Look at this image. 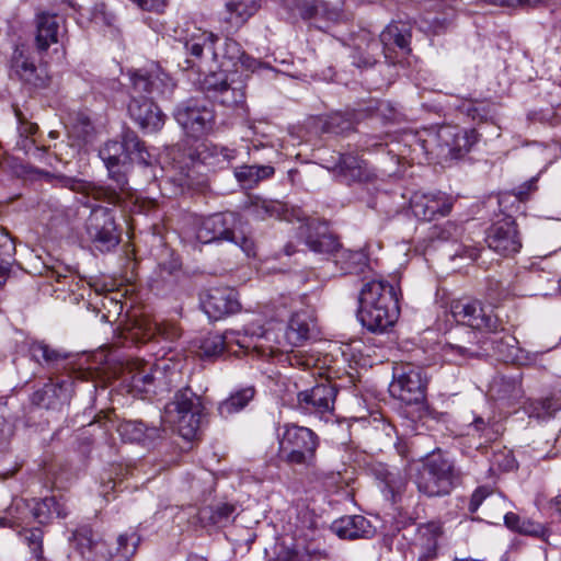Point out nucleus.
<instances>
[{
    "label": "nucleus",
    "mask_w": 561,
    "mask_h": 561,
    "mask_svg": "<svg viewBox=\"0 0 561 561\" xmlns=\"http://www.w3.org/2000/svg\"><path fill=\"white\" fill-rule=\"evenodd\" d=\"M99 154L106 165L110 179L115 182L116 186H95L78 182L73 188H83L87 195L95 201L118 205L124 196L130 195L127 180L129 165L133 162L149 165L151 164V154L134 131H126L121 142L107 141L100 149Z\"/></svg>",
    "instance_id": "1"
},
{
    "label": "nucleus",
    "mask_w": 561,
    "mask_h": 561,
    "mask_svg": "<svg viewBox=\"0 0 561 561\" xmlns=\"http://www.w3.org/2000/svg\"><path fill=\"white\" fill-rule=\"evenodd\" d=\"M175 37L184 44L186 51L193 59H187L186 68H197L198 72H210L206 79L208 89H213L214 98L222 105L234 107L245 101L243 85L239 83L231 87L225 79L217 80L213 64L217 62V53L214 45L218 36L213 32L202 30L191 23H185L180 31L175 30Z\"/></svg>",
    "instance_id": "2"
},
{
    "label": "nucleus",
    "mask_w": 561,
    "mask_h": 561,
    "mask_svg": "<svg viewBox=\"0 0 561 561\" xmlns=\"http://www.w3.org/2000/svg\"><path fill=\"white\" fill-rule=\"evenodd\" d=\"M398 295L391 284L370 280L364 284L359 294L358 319L370 332H385L398 320Z\"/></svg>",
    "instance_id": "3"
},
{
    "label": "nucleus",
    "mask_w": 561,
    "mask_h": 561,
    "mask_svg": "<svg viewBox=\"0 0 561 561\" xmlns=\"http://www.w3.org/2000/svg\"><path fill=\"white\" fill-rule=\"evenodd\" d=\"M313 319L309 311L293 313L287 325L273 323L256 340L254 347L270 357L288 353L302 345L308 339Z\"/></svg>",
    "instance_id": "4"
},
{
    "label": "nucleus",
    "mask_w": 561,
    "mask_h": 561,
    "mask_svg": "<svg viewBox=\"0 0 561 561\" xmlns=\"http://www.w3.org/2000/svg\"><path fill=\"white\" fill-rule=\"evenodd\" d=\"M245 224L237 213L226 211L202 218L195 224V237L201 243L229 241L238 245L247 256L255 255L253 239L244 231Z\"/></svg>",
    "instance_id": "5"
},
{
    "label": "nucleus",
    "mask_w": 561,
    "mask_h": 561,
    "mask_svg": "<svg viewBox=\"0 0 561 561\" xmlns=\"http://www.w3.org/2000/svg\"><path fill=\"white\" fill-rule=\"evenodd\" d=\"M478 141L476 129H461L454 126L440 127L423 141L426 152L438 163L449 162L463 157Z\"/></svg>",
    "instance_id": "6"
},
{
    "label": "nucleus",
    "mask_w": 561,
    "mask_h": 561,
    "mask_svg": "<svg viewBox=\"0 0 561 561\" xmlns=\"http://www.w3.org/2000/svg\"><path fill=\"white\" fill-rule=\"evenodd\" d=\"M124 381L128 382L131 392H148L157 381L170 387L181 378L180 363L161 358L152 366L135 360L128 363L123 373Z\"/></svg>",
    "instance_id": "7"
},
{
    "label": "nucleus",
    "mask_w": 561,
    "mask_h": 561,
    "mask_svg": "<svg viewBox=\"0 0 561 561\" xmlns=\"http://www.w3.org/2000/svg\"><path fill=\"white\" fill-rule=\"evenodd\" d=\"M319 446L318 435L306 426L287 423L279 436V455L288 465L311 467Z\"/></svg>",
    "instance_id": "8"
},
{
    "label": "nucleus",
    "mask_w": 561,
    "mask_h": 561,
    "mask_svg": "<svg viewBox=\"0 0 561 561\" xmlns=\"http://www.w3.org/2000/svg\"><path fill=\"white\" fill-rule=\"evenodd\" d=\"M457 479L453 462L440 454H433L417 469L415 484L426 496H444L449 494Z\"/></svg>",
    "instance_id": "9"
},
{
    "label": "nucleus",
    "mask_w": 561,
    "mask_h": 561,
    "mask_svg": "<svg viewBox=\"0 0 561 561\" xmlns=\"http://www.w3.org/2000/svg\"><path fill=\"white\" fill-rule=\"evenodd\" d=\"M203 410L201 398L190 388H183L179 390L173 400L167 404L165 420L176 425L183 438L192 439L201 427Z\"/></svg>",
    "instance_id": "10"
},
{
    "label": "nucleus",
    "mask_w": 561,
    "mask_h": 561,
    "mask_svg": "<svg viewBox=\"0 0 561 561\" xmlns=\"http://www.w3.org/2000/svg\"><path fill=\"white\" fill-rule=\"evenodd\" d=\"M426 388L427 376L424 368L401 364L394 368L389 392L405 404H421L425 401Z\"/></svg>",
    "instance_id": "11"
},
{
    "label": "nucleus",
    "mask_w": 561,
    "mask_h": 561,
    "mask_svg": "<svg viewBox=\"0 0 561 561\" xmlns=\"http://www.w3.org/2000/svg\"><path fill=\"white\" fill-rule=\"evenodd\" d=\"M175 119L188 136L198 138L211 130L215 115L209 101L191 99L178 107Z\"/></svg>",
    "instance_id": "12"
},
{
    "label": "nucleus",
    "mask_w": 561,
    "mask_h": 561,
    "mask_svg": "<svg viewBox=\"0 0 561 561\" xmlns=\"http://www.w3.org/2000/svg\"><path fill=\"white\" fill-rule=\"evenodd\" d=\"M85 228L91 241L100 251H110L119 242L114 217L106 207H92Z\"/></svg>",
    "instance_id": "13"
},
{
    "label": "nucleus",
    "mask_w": 561,
    "mask_h": 561,
    "mask_svg": "<svg viewBox=\"0 0 561 561\" xmlns=\"http://www.w3.org/2000/svg\"><path fill=\"white\" fill-rule=\"evenodd\" d=\"M450 312L456 321L472 329L495 332L500 327L497 317L478 300L461 299L453 301Z\"/></svg>",
    "instance_id": "14"
},
{
    "label": "nucleus",
    "mask_w": 561,
    "mask_h": 561,
    "mask_svg": "<svg viewBox=\"0 0 561 561\" xmlns=\"http://www.w3.org/2000/svg\"><path fill=\"white\" fill-rule=\"evenodd\" d=\"M336 389L329 381L301 390L297 394V408L306 414L322 416L332 413L336 398Z\"/></svg>",
    "instance_id": "15"
},
{
    "label": "nucleus",
    "mask_w": 561,
    "mask_h": 561,
    "mask_svg": "<svg viewBox=\"0 0 561 561\" xmlns=\"http://www.w3.org/2000/svg\"><path fill=\"white\" fill-rule=\"evenodd\" d=\"M131 90L134 93L147 94L149 98L167 96L172 93L175 83L160 66L154 65L149 70L130 72Z\"/></svg>",
    "instance_id": "16"
},
{
    "label": "nucleus",
    "mask_w": 561,
    "mask_h": 561,
    "mask_svg": "<svg viewBox=\"0 0 561 561\" xmlns=\"http://www.w3.org/2000/svg\"><path fill=\"white\" fill-rule=\"evenodd\" d=\"M485 241L491 250L503 256L513 255L522 248L516 224L511 217L492 225L488 229Z\"/></svg>",
    "instance_id": "17"
},
{
    "label": "nucleus",
    "mask_w": 561,
    "mask_h": 561,
    "mask_svg": "<svg viewBox=\"0 0 561 561\" xmlns=\"http://www.w3.org/2000/svg\"><path fill=\"white\" fill-rule=\"evenodd\" d=\"M128 113L139 127L147 131H158L164 124V115L151 98L134 93L133 90Z\"/></svg>",
    "instance_id": "18"
},
{
    "label": "nucleus",
    "mask_w": 561,
    "mask_h": 561,
    "mask_svg": "<svg viewBox=\"0 0 561 561\" xmlns=\"http://www.w3.org/2000/svg\"><path fill=\"white\" fill-rule=\"evenodd\" d=\"M203 308L209 318L218 320L225 316L238 312L241 305L234 289L230 287H216L208 290L203 300Z\"/></svg>",
    "instance_id": "19"
},
{
    "label": "nucleus",
    "mask_w": 561,
    "mask_h": 561,
    "mask_svg": "<svg viewBox=\"0 0 561 561\" xmlns=\"http://www.w3.org/2000/svg\"><path fill=\"white\" fill-rule=\"evenodd\" d=\"M451 207V199L443 193H415L411 199L414 216L422 220H433L436 215L445 216Z\"/></svg>",
    "instance_id": "20"
},
{
    "label": "nucleus",
    "mask_w": 561,
    "mask_h": 561,
    "mask_svg": "<svg viewBox=\"0 0 561 561\" xmlns=\"http://www.w3.org/2000/svg\"><path fill=\"white\" fill-rule=\"evenodd\" d=\"M14 114L19 123V140L16 142V147L35 160L51 164V162L48 161V158L45 157L47 148L45 146H37L36 140L33 138V136L38 131L37 124L28 122L19 108L14 110Z\"/></svg>",
    "instance_id": "21"
},
{
    "label": "nucleus",
    "mask_w": 561,
    "mask_h": 561,
    "mask_svg": "<svg viewBox=\"0 0 561 561\" xmlns=\"http://www.w3.org/2000/svg\"><path fill=\"white\" fill-rule=\"evenodd\" d=\"M480 507L485 518L494 519L505 511L506 503L501 494L488 486H480L473 492L468 508L474 513Z\"/></svg>",
    "instance_id": "22"
},
{
    "label": "nucleus",
    "mask_w": 561,
    "mask_h": 561,
    "mask_svg": "<svg viewBox=\"0 0 561 561\" xmlns=\"http://www.w3.org/2000/svg\"><path fill=\"white\" fill-rule=\"evenodd\" d=\"M443 536L440 523L431 522L419 528V537L415 543L419 561H433L437 557L438 541Z\"/></svg>",
    "instance_id": "23"
},
{
    "label": "nucleus",
    "mask_w": 561,
    "mask_h": 561,
    "mask_svg": "<svg viewBox=\"0 0 561 561\" xmlns=\"http://www.w3.org/2000/svg\"><path fill=\"white\" fill-rule=\"evenodd\" d=\"M72 539L82 557L93 561L107 559L105 542L96 538L92 529L82 527L73 533Z\"/></svg>",
    "instance_id": "24"
},
{
    "label": "nucleus",
    "mask_w": 561,
    "mask_h": 561,
    "mask_svg": "<svg viewBox=\"0 0 561 561\" xmlns=\"http://www.w3.org/2000/svg\"><path fill=\"white\" fill-rule=\"evenodd\" d=\"M325 168L345 181H360L365 175L364 161L353 154H339L324 160Z\"/></svg>",
    "instance_id": "25"
},
{
    "label": "nucleus",
    "mask_w": 561,
    "mask_h": 561,
    "mask_svg": "<svg viewBox=\"0 0 561 561\" xmlns=\"http://www.w3.org/2000/svg\"><path fill=\"white\" fill-rule=\"evenodd\" d=\"M332 529L342 539L367 538L374 533L370 523L360 515L342 517L334 522Z\"/></svg>",
    "instance_id": "26"
},
{
    "label": "nucleus",
    "mask_w": 561,
    "mask_h": 561,
    "mask_svg": "<svg viewBox=\"0 0 561 561\" xmlns=\"http://www.w3.org/2000/svg\"><path fill=\"white\" fill-rule=\"evenodd\" d=\"M13 69L22 81L35 88H44L49 81L45 66H36L22 55L14 57Z\"/></svg>",
    "instance_id": "27"
},
{
    "label": "nucleus",
    "mask_w": 561,
    "mask_h": 561,
    "mask_svg": "<svg viewBox=\"0 0 561 561\" xmlns=\"http://www.w3.org/2000/svg\"><path fill=\"white\" fill-rule=\"evenodd\" d=\"M59 30V18L55 14L41 13L36 19V45L42 51L57 43Z\"/></svg>",
    "instance_id": "28"
},
{
    "label": "nucleus",
    "mask_w": 561,
    "mask_h": 561,
    "mask_svg": "<svg viewBox=\"0 0 561 561\" xmlns=\"http://www.w3.org/2000/svg\"><path fill=\"white\" fill-rule=\"evenodd\" d=\"M377 478L385 484L386 490L391 493L394 500L397 495L404 492L409 478L405 467L380 466L376 471Z\"/></svg>",
    "instance_id": "29"
},
{
    "label": "nucleus",
    "mask_w": 561,
    "mask_h": 561,
    "mask_svg": "<svg viewBox=\"0 0 561 561\" xmlns=\"http://www.w3.org/2000/svg\"><path fill=\"white\" fill-rule=\"evenodd\" d=\"M247 209L254 218L264 220L267 218H282L285 205L278 201L252 196L249 198Z\"/></svg>",
    "instance_id": "30"
},
{
    "label": "nucleus",
    "mask_w": 561,
    "mask_h": 561,
    "mask_svg": "<svg viewBox=\"0 0 561 561\" xmlns=\"http://www.w3.org/2000/svg\"><path fill=\"white\" fill-rule=\"evenodd\" d=\"M226 9L227 21L231 26L239 27L259 10V3L255 0H230Z\"/></svg>",
    "instance_id": "31"
},
{
    "label": "nucleus",
    "mask_w": 561,
    "mask_h": 561,
    "mask_svg": "<svg viewBox=\"0 0 561 561\" xmlns=\"http://www.w3.org/2000/svg\"><path fill=\"white\" fill-rule=\"evenodd\" d=\"M255 390L253 387H245L232 392L229 398L221 401L218 412L222 417H228L244 409L253 400Z\"/></svg>",
    "instance_id": "32"
},
{
    "label": "nucleus",
    "mask_w": 561,
    "mask_h": 561,
    "mask_svg": "<svg viewBox=\"0 0 561 561\" xmlns=\"http://www.w3.org/2000/svg\"><path fill=\"white\" fill-rule=\"evenodd\" d=\"M271 165H241L234 169L237 181L243 186L252 187L259 182L271 178L274 174Z\"/></svg>",
    "instance_id": "33"
},
{
    "label": "nucleus",
    "mask_w": 561,
    "mask_h": 561,
    "mask_svg": "<svg viewBox=\"0 0 561 561\" xmlns=\"http://www.w3.org/2000/svg\"><path fill=\"white\" fill-rule=\"evenodd\" d=\"M381 53V46L378 39L369 38L364 45L357 44L353 53V64L358 68H368L376 64L377 57Z\"/></svg>",
    "instance_id": "34"
},
{
    "label": "nucleus",
    "mask_w": 561,
    "mask_h": 561,
    "mask_svg": "<svg viewBox=\"0 0 561 561\" xmlns=\"http://www.w3.org/2000/svg\"><path fill=\"white\" fill-rule=\"evenodd\" d=\"M410 31L404 24L391 23L380 34L378 39L380 46L390 47L392 45L400 49H408L410 44Z\"/></svg>",
    "instance_id": "35"
},
{
    "label": "nucleus",
    "mask_w": 561,
    "mask_h": 561,
    "mask_svg": "<svg viewBox=\"0 0 561 561\" xmlns=\"http://www.w3.org/2000/svg\"><path fill=\"white\" fill-rule=\"evenodd\" d=\"M204 163L209 165L229 164L237 158V150L218 145L206 146L201 152Z\"/></svg>",
    "instance_id": "36"
},
{
    "label": "nucleus",
    "mask_w": 561,
    "mask_h": 561,
    "mask_svg": "<svg viewBox=\"0 0 561 561\" xmlns=\"http://www.w3.org/2000/svg\"><path fill=\"white\" fill-rule=\"evenodd\" d=\"M302 16L316 21L337 22L341 14L336 9L330 8L327 2L312 0L305 4Z\"/></svg>",
    "instance_id": "37"
},
{
    "label": "nucleus",
    "mask_w": 561,
    "mask_h": 561,
    "mask_svg": "<svg viewBox=\"0 0 561 561\" xmlns=\"http://www.w3.org/2000/svg\"><path fill=\"white\" fill-rule=\"evenodd\" d=\"M529 417L546 421L554 416L561 410V402L553 398L533 400L526 408Z\"/></svg>",
    "instance_id": "38"
},
{
    "label": "nucleus",
    "mask_w": 561,
    "mask_h": 561,
    "mask_svg": "<svg viewBox=\"0 0 561 561\" xmlns=\"http://www.w3.org/2000/svg\"><path fill=\"white\" fill-rule=\"evenodd\" d=\"M221 336H225V348L228 352L236 353V351L232 350V345L236 344L239 348L244 350L247 352L252 350L259 356L270 357L268 353L260 352L254 347V344H256V340L260 335L249 336L247 334H241L240 332L237 331H226L225 333H221Z\"/></svg>",
    "instance_id": "39"
},
{
    "label": "nucleus",
    "mask_w": 561,
    "mask_h": 561,
    "mask_svg": "<svg viewBox=\"0 0 561 561\" xmlns=\"http://www.w3.org/2000/svg\"><path fill=\"white\" fill-rule=\"evenodd\" d=\"M54 515L57 517H66L67 515L55 497H45L37 502L33 508V516L39 524L48 523Z\"/></svg>",
    "instance_id": "40"
},
{
    "label": "nucleus",
    "mask_w": 561,
    "mask_h": 561,
    "mask_svg": "<svg viewBox=\"0 0 561 561\" xmlns=\"http://www.w3.org/2000/svg\"><path fill=\"white\" fill-rule=\"evenodd\" d=\"M15 253V245L9 233L0 228V278L5 279Z\"/></svg>",
    "instance_id": "41"
},
{
    "label": "nucleus",
    "mask_w": 561,
    "mask_h": 561,
    "mask_svg": "<svg viewBox=\"0 0 561 561\" xmlns=\"http://www.w3.org/2000/svg\"><path fill=\"white\" fill-rule=\"evenodd\" d=\"M121 436L131 443H141L152 437L156 430L148 431L142 422H126L119 426Z\"/></svg>",
    "instance_id": "42"
},
{
    "label": "nucleus",
    "mask_w": 561,
    "mask_h": 561,
    "mask_svg": "<svg viewBox=\"0 0 561 561\" xmlns=\"http://www.w3.org/2000/svg\"><path fill=\"white\" fill-rule=\"evenodd\" d=\"M30 353L32 358L38 364L54 365L55 363L65 358L58 351L50 348L43 342H35L31 344Z\"/></svg>",
    "instance_id": "43"
},
{
    "label": "nucleus",
    "mask_w": 561,
    "mask_h": 561,
    "mask_svg": "<svg viewBox=\"0 0 561 561\" xmlns=\"http://www.w3.org/2000/svg\"><path fill=\"white\" fill-rule=\"evenodd\" d=\"M139 542L140 537L135 531L121 534L116 539L115 556L128 561L136 553Z\"/></svg>",
    "instance_id": "44"
},
{
    "label": "nucleus",
    "mask_w": 561,
    "mask_h": 561,
    "mask_svg": "<svg viewBox=\"0 0 561 561\" xmlns=\"http://www.w3.org/2000/svg\"><path fill=\"white\" fill-rule=\"evenodd\" d=\"M225 348V336L221 333L211 332L208 333L199 344V354L203 357H216L222 354Z\"/></svg>",
    "instance_id": "45"
},
{
    "label": "nucleus",
    "mask_w": 561,
    "mask_h": 561,
    "mask_svg": "<svg viewBox=\"0 0 561 561\" xmlns=\"http://www.w3.org/2000/svg\"><path fill=\"white\" fill-rule=\"evenodd\" d=\"M311 251L318 254H333L339 251V242L331 234H319L316 238L308 237L306 241Z\"/></svg>",
    "instance_id": "46"
},
{
    "label": "nucleus",
    "mask_w": 561,
    "mask_h": 561,
    "mask_svg": "<svg viewBox=\"0 0 561 561\" xmlns=\"http://www.w3.org/2000/svg\"><path fill=\"white\" fill-rule=\"evenodd\" d=\"M236 507L231 504L222 503L214 508H205L202 511V516L205 518L208 514V519L214 525L224 526L228 524L233 517Z\"/></svg>",
    "instance_id": "47"
},
{
    "label": "nucleus",
    "mask_w": 561,
    "mask_h": 561,
    "mask_svg": "<svg viewBox=\"0 0 561 561\" xmlns=\"http://www.w3.org/2000/svg\"><path fill=\"white\" fill-rule=\"evenodd\" d=\"M20 536L28 545L34 556L39 559L43 553V531L39 528L24 529L20 533Z\"/></svg>",
    "instance_id": "48"
},
{
    "label": "nucleus",
    "mask_w": 561,
    "mask_h": 561,
    "mask_svg": "<svg viewBox=\"0 0 561 561\" xmlns=\"http://www.w3.org/2000/svg\"><path fill=\"white\" fill-rule=\"evenodd\" d=\"M150 330H152L150 336L158 334L168 341H173L180 336L179 328L175 324L169 322H154Z\"/></svg>",
    "instance_id": "49"
},
{
    "label": "nucleus",
    "mask_w": 561,
    "mask_h": 561,
    "mask_svg": "<svg viewBox=\"0 0 561 561\" xmlns=\"http://www.w3.org/2000/svg\"><path fill=\"white\" fill-rule=\"evenodd\" d=\"M243 50L239 43L231 38L225 42L224 57L228 59L233 66L238 65V60L242 58Z\"/></svg>",
    "instance_id": "50"
},
{
    "label": "nucleus",
    "mask_w": 561,
    "mask_h": 561,
    "mask_svg": "<svg viewBox=\"0 0 561 561\" xmlns=\"http://www.w3.org/2000/svg\"><path fill=\"white\" fill-rule=\"evenodd\" d=\"M488 4L501 5L507 8H531L536 7L541 0H482Z\"/></svg>",
    "instance_id": "51"
},
{
    "label": "nucleus",
    "mask_w": 561,
    "mask_h": 561,
    "mask_svg": "<svg viewBox=\"0 0 561 561\" xmlns=\"http://www.w3.org/2000/svg\"><path fill=\"white\" fill-rule=\"evenodd\" d=\"M522 534L539 537L547 541V530L543 528V526L529 519L524 520V528Z\"/></svg>",
    "instance_id": "52"
},
{
    "label": "nucleus",
    "mask_w": 561,
    "mask_h": 561,
    "mask_svg": "<svg viewBox=\"0 0 561 561\" xmlns=\"http://www.w3.org/2000/svg\"><path fill=\"white\" fill-rule=\"evenodd\" d=\"M524 520L518 515L514 513H505L504 514V523L507 528L514 530L516 533L522 534L524 528Z\"/></svg>",
    "instance_id": "53"
},
{
    "label": "nucleus",
    "mask_w": 561,
    "mask_h": 561,
    "mask_svg": "<svg viewBox=\"0 0 561 561\" xmlns=\"http://www.w3.org/2000/svg\"><path fill=\"white\" fill-rule=\"evenodd\" d=\"M140 9L147 11L162 12L165 0H133Z\"/></svg>",
    "instance_id": "54"
},
{
    "label": "nucleus",
    "mask_w": 561,
    "mask_h": 561,
    "mask_svg": "<svg viewBox=\"0 0 561 561\" xmlns=\"http://www.w3.org/2000/svg\"><path fill=\"white\" fill-rule=\"evenodd\" d=\"M536 181L537 179L536 178H533L531 180L527 181L526 183H524L523 185L518 186L516 190H515V196L520 201V202H524L528 198L529 196V193L537 190V186H536Z\"/></svg>",
    "instance_id": "55"
},
{
    "label": "nucleus",
    "mask_w": 561,
    "mask_h": 561,
    "mask_svg": "<svg viewBox=\"0 0 561 561\" xmlns=\"http://www.w3.org/2000/svg\"><path fill=\"white\" fill-rule=\"evenodd\" d=\"M238 64H240L244 69L253 71L256 69L259 61L243 51V56L238 60Z\"/></svg>",
    "instance_id": "56"
},
{
    "label": "nucleus",
    "mask_w": 561,
    "mask_h": 561,
    "mask_svg": "<svg viewBox=\"0 0 561 561\" xmlns=\"http://www.w3.org/2000/svg\"><path fill=\"white\" fill-rule=\"evenodd\" d=\"M278 561H302V556L296 550L288 549L279 556Z\"/></svg>",
    "instance_id": "57"
},
{
    "label": "nucleus",
    "mask_w": 561,
    "mask_h": 561,
    "mask_svg": "<svg viewBox=\"0 0 561 561\" xmlns=\"http://www.w3.org/2000/svg\"><path fill=\"white\" fill-rule=\"evenodd\" d=\"M48 278H53L56 282H61V278H66L67 275L57 270H50L47 275Z\"/></svg>",
    "instance_id": "58"
},
{
    "label": "nucleus",
    "mask_w": 561,
    "mask_h": 561,
    "mask_svg": "<svg viewBox=\"0 0 561 561\" xmlns=\"http://www.w3.org/2000/svg\"><path fill=\"white\" fill-rule=\"evenodd\" d=\"M473 425L477 431H483L486 427V423L481 417L476 419Z\"/></svg>",
    "instance_id": "59"
},
{
    "label": "nucleus",
    "mask_w": 561,
    "mask_h": 561,
    "mask_svg": "<svg viewBox=\"0 0 561 561\" xmlns=\"http://www.w3.org/2000/svg\"><path fill=\"white\" fill-rule=\"evenodd\" d=\"M104 490L102 491V493L105 495L107 494L108 490H114L115 489V482H107L106 484L103 485Z\"/></svg>",
    "instance_id": "60"
},
{
    "label": "nucleus",
    "mask_w": 561,
    "mask_h": 561,
    "mask_svg": "<svg viewBox=\"0 0 561 561\" xmlns=\"http://www.w3.org/2000/svg\"><path fill=\"white\" fill-rule=\"evenodd\" d=\"M552 505H554L557 507V510L561 513V494L556 496L553 500H552Z\"/></svg>",
    "instance_id": "61"
},
{
    "label": "nucleus",
    "mask_w": 561,
    "mask_h": 561,
    "mask_svg": "<svg viewBox=\"0 0 561 561\" xmlns=\"http://www.w3.org/2000/svg\"><path fill=\"white\" fill-rule=\"evenodd\" d=\"M186 561H207V559L202 556L192 554L187 558Z\"/></svg>",
    "instance_id": "62"
},
{
    "label": "nucleus",
    "mask_w": 561,
    "mask_h": 561,
    "mask_svg": "<svg viewBox=\"0 0 561 561\" xmlns=\"http://www.w3.org/2000/svg\"><path fill=\"white\" fill-rule=\"evenodd\" d=\"M290 365L300 364L299 358L297 355H293L288 357Z\"/></svg>",
    "instance_id": "63"
},
{
    "label": "nucleus",
    "mask_w": 561,
    "mask_h": 561,
    "mask_svg": "<svg viewBox=\"0 0 561 561\" xmlns=\"http://www.w3.org/2000/svg\"><path fill=\"white\" fill-rule=\"evenodd\" d=\"M48 136H49V138H51V139H56V138L58 137V133H57V131H55V130H51V131L49 133V135H48Z\"/></svg>",
    "instance_id": "64"
}]
</instances>
